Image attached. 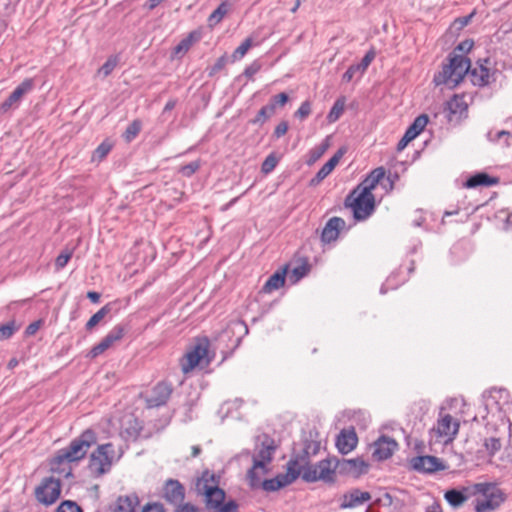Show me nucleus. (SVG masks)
Returning <instances> with one entry per match:
<instances>
[{"label":"nucleus","instance_id":"48","mask_svg":"<svg viewBox=\"0 0 512 512\" xmlns=\"http://www.w3.org/2000/svg\"><path fill=\"white\" fill-rule=\"evenodd\" d=\"M56 512H82V510L75 502L64 501L57 508Z\"/></svg>","mask_w":512,"mask_h":512},{"label":"nucleus","instance_id":"64","mask_svg":"<svg viewBox=\"0 0 512 512\" xmlns=\"http://www.w3.org/2000/svg\"><path fill=\"white\" fill-rule=\"evenodd\" d=\"M163 0H148L147 7L152 10L157 7Z\"/></svg>","mask_w":512,"mask_h":512},{"label":"nucleus","instance_id":"32","mask_svg":"<svg viewBox=\"0 0 512 512\" xmlns=\"http://www.w3.org/2000/svg\"><path fill=\"white\" fill-rule=\"evenodd\" d=\"M447 109L450 114L461 116L467 110V104L463 97L455 95L447 102Z\"/></svg>","mask_w":512,"mask_h":512},{"label":"nucleus","instance_id":"23","mask_svg":"<svg viewBox=\"0 0 512 512\" xmlns=\"http://www.w3.org/2000/svg\"><path fill=\"white\" fill-rule=\"evenodd\" d=\"M184 488L177 480H168L164 487V498L173 504L184 499Z\"/></svg>","mask_w":512,"mask_h":512},{"label":"nucleus","instance_id":"22","mask_svg":"<svg viewBox=\"0 0 512 512\" xmlns=\"http://www.w3.org/2000/svg\"><path fill=\"white\" fill-rule=\"evenodd\" d=\"M345 226V221L339 217L331 218L325 225L322 231V241L329 243L338 238L339 231Z\"/></svg>","mask_w":512,"mask_h":512},{"label":"nucleus","instance_id":"45","mask_svg":"<svg viewBox=\"0 0 512 512\" xmlns=\"http://www.w3.org/2000/svg\"><path fill=\"white\" fill-rule=\"evenodd\" d=\"M488 138L490 141L498 142L500 139L505 138V146L508 147L510 145L509 140L512 138V135L510 132L506 130L497 131L495 134L492 132L488 133Z\"/></svg>","mask_w":512,"mask_h":512},{"label":"nucleus","instance_id":"56","mask_svg":"<svg viewBox=\"0 0 512 512\" xmlns=\"http://www.w3.org/2000/svg\"><path fill=\"white\" fill-rule=\"evenodd\" d=\"M218 512H238V505L234 501H229L221 506Z\"/></svg>","mask_w":512,"mask_h":512},{"label":"nucleus","instance_id":"55","mask_svg":"<svg viewBox=\"0 0 512 512\" xmlns=\"http://www.w3.org/2000/svg\"><path fill=\"white\" fill-rule=\"evenodd\" d=\"M287 131H288V123L286 121H282L276 126V128L274 130V135H275V137L280 138L283 135H285L287 133Z\"/></svg>","mask_w":512,"mask_h":512},{"label":"nucleus","instance_id":"49","mask_svg":"<svg viewBox=\"0 0 512 512\" xmlns=\"http://www.w3.org/2000/svg\"><path fill=\"white\" fill-rule=\"evenodd\" d=\"M311 113V104L309 101H304L298 110L295 112V117L303 120L308 117Z\"/></svg>","mask_w":512,"mask_h":512},{"label":"nucleus","instance_id":"11","mask_svg":"<svg viewBox=\"0 0 512 512\" xmlns=\"http://www.w3.org/2000/svg\"><path fill=\"white\" fill-rule=\"evenodd\" d=\"M33 87V79H25L14 89L10 96L1 104V110L3 112H7L12 108L18 107L24 95L31 92Z\"/></svg>","mask_w":512,"mask_h":512},{"label":"nucleus","instance_id":"21","mask_svg":"<svg viewBox=\"0 0 512 512\" xmlns=\"http://www.w3.org/2000/svg\"><path fill=\"white\" fill-rule=\"evenodd\" d=\"M171 387L166 383H159L153 389V395L147 399L148 407H158L167 402L171 395Z\"/></svg>","mask_w":512,"mask_h":512},{"label":"nucleus","instance_id":"25","mask_svg":"<svg viewBox=\"0 0 512 512\" xmlns=\"http://www.w3.org/2000/svg\"><path fill=\"white\" fill-rule=\"evenodd\" d=\"M374 58L375 52L373 50L368 51L359 64L352 65L347 69V71L343 75V80L346 82H350L356 73L362 75L366 71L368 66L371 64V62L374 60Z\"/></svg>","mask_w":512,"mask_h":512},{"label":"nucleus","instance_id":"31","mask_svg":"<svg viewBox=\"0 0 512 512\" xmlns=\"http://www.w3.org/2000/svg\"><path fill=\"white\" fill-rule=\"evenodd\" d=\"M290 485L283 474H278L275 478L262 481L261 487L268 492L277 491L285 486Z\"/></svg>","mask_w":512,"mask_h":512},{"label":"nucleus","instance_id":"42","mask_svg":"<svg viewBox=\"0 0 512 512\" xmlns=\"http://www.w3.org/2000/svg\"><path fill=\"white\" fill-rule=\"evenodd\" d=\"M141 130V122L138 120H134L131 124L128 125L124 137L125 139L130 142L133 140L140 132Z\"/></svg>","mask_w":512,"mask_h":512},{"label":"nucleus","instance_id":"37","mask_svg":"<svg viewBox=\"0 0 512 512\" xmlns=\"http://www.w3.org/2000/svg\"><path fill=\"white\" fill-rule=\"evenodd\" d=\"M273 450L271 446H262L258 453L253 456V462H260L268 466L272 461Z\"/></svg>","mask_w":512,"mask_h":512},{"label":"nucleus","instance_id":"29","mask_svg":"<svg viewBox=\"0 0 512 512\" xmlns=\"http://www.w3.org/2000/svg\"><path fill=\"white\" fill-rule=\"evenodd\" d=\"M50 470L53 473H57L64 477H70L72 475V468L68 460L58 459V453L50 462Z\"/></svg>","mask_w":512,"mask_h":512},{"label":"nucleus","instance_id":"1","mask_svg":"<svg viewBox=\"0 0 512 512\" xmlns=\"http://www.w3.org/2000/svg\"><path fill=\"white\" fill-rule=\"evenodd\" d=\"M385 176V169H374L347 197L346 204L352 208L357 220H364L374 210L373 189Z\"/></svg>","mask_w":512,"mask_h":512},{"label":"nucleus","instance_id":"61","mask_svg":"<svg viewBox=\"0 0 512 512\" xmlns=\"http://www.w3.org/2000/svg\"><path fill=\"white\" fill-rule=\"evenodd\" d=\"M259 69H260V65L257 63H253L252 65H250L249 67L246 68L245 75L251 77L254 74H256L259 71Z\"/></svg>","mask_w":512,"mask_h":512},{"label":"nucleus","instance_id":"41","mask_svg":"<svg viewBox=\"0 0 512 512\" xmlns=\"http://www.w3.org/2000/svg\"><path fill=\"white\" fill-rule=\"evenodd\" d=\"M18 329L19 326L16 325L14 320L0 325V340L9 339Z\"/></svg>","mask_w":512,"mask_h":512},{"label":"nucleus","instance_id":"51","mask_svg":"<svg viewBox=\"0 0 512 512\" xmlns=\"http://www.w3.org/2000/svg\"><path fill=\"white\" fill-rule=\"evenodd\" d=\"M142 512H165V508L161 503H147L143 507Z\"/></svg>","mask_w":512,"mask_h":512},{"label":"nucleus","instance_id":"50","mask_svg":"<svg viewBox=\"0 0 512 512\" xmlns=\"http://www.w3.org/2000/svg\"><path fill=\"white\" fill-rule=\"evenodd\" d=\"M72 257V252H62L57 258H56V261H55V267L57 270H60V269H63L68 261L71 259Z\"/></svg>","mask_w":512,"mask_h":512},{"label":"nucleus","instance_id":"14","mask_svg":"<svg viewBox=\"0 0 512 512\" xmlns=\"http://www.w3.org/2000/svg\"><path fill=\"white\" fill-rule=\"evenodd\" d=\"M411 466L414 470L425 473H432L444 469V465L439 458L428 455L412 458Z\"/></svg>","mask_w":512,"mask_h":512},{"label":"nucleus","instance_id":"12","mask_svg":"<svg viewBox=\"0 0 512 512\" xmlns=\"http://www.w3.org/2000/svg\"><path fill=\"white\" fill-rule=\"evenodd\" d=\"M369 465L360 458L356 459H338L337 470L340 474L349 475L358 478L368 472Z\"/></svg>","mask_w":512,"mask_h":512},{"label":"nucleus","instance_id":"16","mask_svg":"<svg viewBox=\"0 0 512 512\" xmlns=\"http://www.w3.org/2000/svg\"><path fill=\"white\" fill-rule=\"evenodd\" d=\"M397 446V442L394 439L382 436L374 442L372 455L377 460L388 459L392 456Z\"/></svg>","mask_w":512,"mask_h":512},{"label":"nucleus","instance_id":"34","mask_svg":"<svg viewBox=\"0 0 512 512\" xmlns=\"http://www.w3.org/2000/svg\"><path fill=\"white\" fill-rule=\"evenodd\" d=\"M194 42V34L190 33L186 38L181 40L180 43L174 47L172 57H182L184 54L187 53V51L191 48Z\"/></svg>","mask_w":512,"mask_h":512},{"label":"nucleus","instance_id":"54","mask_svg":"<svg viewBox=\"0 0 512 512\" xmlns=\"http://www.w3.org/2000/svg\"><path fill=\"white\" fill-rule=\"evenodd\" d=\"M328 145L327 144H324L322 145L321 147L319 148H316V149H313L311 152H310V163H313L315 162L316 160H318L326 151Z\"/></svg>","mask_w":512,"mask_h":512},{"label":"nucleus","instance_id":"46","mask_svg":"<svg viewBox=\"0 0 512 512\" xmlns=\"http://www.w3.org/2000/svg\"><path fill=\"white\" fill-rule=\"evenodd\" d=\"M252 46V40L250 38L245 39L241 45L234 51L233 58L241 59Z\"/></svg>","mask_w":512,"mask_h":512},{"label":"nucleus","instance_id":"26","mask_svg":"<svg viewBox=\"0 0 512 512\" xmlns=\"http://www.w3.org/2000/svg\"><path fill=\"white\" fill-rule=\"evenodd\" d=\"M140 501L135 493L119 496L115 502L113 512H136Z\"/></svg>","mask_w":512,"mask_h":512},{"label":"nucleus","instance_id":"18","mask_svg":"<svg viewBox=\"0 0 512 512\" xmlns=\"http://www.w3.org/2000/svg\"><path fill=\"white\" fill-rule=\"evenodd\" d=\"M488 62L487 59L479 61L474 68L470 69L469 76L474 85L482 87L490 83L492 73L486 66Z\"/></svg>","mask_w":512,"mask_h":512},{"label":"nucleus","instance_id":"62","mask_svg":"<svg viewBox=\"0 0 512 512\" xmlns=\"http://www.w3.org/2000/svg\"><path fill=\"white\" fill-rule=\"evenodd\" d=\"M87 297L93 302L98 303L100 299V294L95 291H89L87 293Z\"/></svg>","mask_w":512,"mask_h":512},{"label":"nucleus","instance_id":"59","mask_svg":"<svg viewBox=\"0 0 512 512\" xmlns=\"http://www.w3.org/2000/svg\"><path fill=\"white\" fill-rule=\"evenodd\" d=\"M292 273L295 276L296 280H299L306 275L307 268L305 266H298L293 269Z\"/></svg>","mask_w":512,"mask_h":512},{"label":"nucleus","instance_id":"53","mask_svg":"<svg viewBox=\"0 0 512 512\" xmlns=\"http://www.w3.org/2000/svg\"><path fill=\"white\" fill-rule=\"evenodd\" d=\"M288 101V96L286 93H280L278 95H275L273 96L271 99H270V102L269 103H274L275 104V108L277 106H284Z\"/></svg>","mask_w":512,"mask_h":512},{"label":"nucleus","instance_id":"17","mask_svg":"<svg viewBox=\"0 0 512 512\" xmlns=\"http://www.w3.org/2000/svg\"><path fill=\"white\" fill-rule=\"evenodd\" d=\"M371 499V494L359 489H352L345 493L341 498L340 508L349 509L357 507Z\"/></svg>","mask_w":512,"mask_h":512},{"label":"nucleus","instance_id":"19","mask_svg":"<svg viewBox=\"0 0 512 512\" xmlns=\"http://www.w3.org/2000/svg\"><path fill=\"white\" fill-rule=\"evenodd\" d=\"M358 438L354 429H344L336 439V446L342 454H348L357 445Z\"/></svg>","mask_w":512,"mask_h":512},{"label":"nucleus","instance_id":"63","mask_svg":"<svg viewBox=\"0 0 512 512\" xmlns=\"http://www.w3.org/2000/svg\"><path fill=\"white\" fill-rule=\"evenodd\" d=\"M39 329V322H35V323H32L30 324L27 329H26V333L29 334V335H32L34 334L37 330Z\"/></svg>","mask_w":512,"mask_h":512},{"label":"nucleus","instance_id":"3","mask_svg":"<svg viewBox=\"0 0 512 512\" xmlns=\"http://www.w3.org/2000/svg\"><path fill=\"white\" fill-rule=\"evenodd\" d=\"M470 71V60L462 55H455L450 58L448 65H445L441 72L434 76L436 85H446L449 88L456 87Z\"/></svg>","mask_w":512,"mask_h":512},{"label":"nucleus","instance_id":"9","mask_svg":"<svg viewBox=\"0 0 512 512\" xmlns=\"http://www.w3.org/2000/svg\"><path fill=\"white\" fill-rule=\"evenodd\" d=\"M208 348L209 340L207 338L197 339L181 360L183 373L191 372L207 356Z\"/></svg>","mask_w":512,"mask_h":512},{"label":"nucleus","instance_id":"2","mask_svg":"<svg viewBox=\"0 0 512 512\" xmlns=\"http://www.w3.org/2000/svg\"><path fill=\"white\" fill-rule=\"evenodd\" d=\"M457 403V399H451L440 408L438 419L435 426L432 428V433L439 442L450 443L452 442L460 428V419L452 416L447 410L453 404Z\"/></svg>","mask_w":512,"mask_h":512},{"label":"nucleus","instance_id":"39","mask_svg":"<svg viewBox=\"0 0 512 512\" xmlns=\"http://www.w3.org/2000/svg\"><path fill=\"white\" fill-rule=\"evenodd\" d=\"M111 311V308L109 305L103 306L99 311H97L94 315L91 316V318L86 323V329L91 330L94 328L98 323H100L104 317Z\"/></svg>","mask_w":512,"mask_h":512},{"label":"nucleus","instance_id":"8","mask_svg":"<svg viewBox=\"0 0 512 512\" xmlns=\"http://www.w3.org/2000/svg\"><path fill=\"white\" fill-rule=\"evenodd\" d=\"M197 491L205 496L206 506L212 509H220L223 506L225 492L220 489L214 480V475L204 472L196 484Z\"/></svg>","mask_w":512,"mask_h":512},{"label":"nucleus","instance_id":"24","mask_svg":"<svg viewBox=\"0 0 512 512\" xmlns=\"http://www.w3.org/2000/svg\"><path fill=\"white\" fill-rule=\"evenodd\" d=\"M344 152L342 150L337 151L317 172L316 176L311 180V185H318L323 181L336 167L342 158Z\"/></svg>","mask_w":512,"mask_h":512},{"label":"nucleus","instance_id":"28","mask_svg":"<svg viewBox=\"0 0 512 512\" xmlns=\"http://www.w3.org/2000/svg\"><path fill=\"white\" fill-rule=\"evenodd\" d=\"M498 183V179L495 177H491L486 173H477L471 176L465 183L464 187L466 188H475L478 186H493Z\"/></svg>","mask_w":512,"mask_h":512},{"label":"nucleus","instance_id":"5","mask_svg":"<svg viewBox=\"0 0 512 512\" xmlns=\"http://www.w3.org/2000/svg\"><path fill=\"white\" fill-rule=\"evenodd\" d=\"M338 459L336 457L323 459L316 464L307 465L303 471V480L309 483L323 481L332 483L335 480Z\"/></svg>","mask_w":512,"mask_h":512},{"label":"nucleus","instance_id":"6","mask_svg":"<svg viewBox=\"0 0 512 512\" xmlns=\"http://www.w3.org/2000/svg\"><path fill=\"white\" fill-rule=\"evenodd\" d=\"M95 433L88 429L84 431L78 438L74 439L66 448L58 451V459L68 460L70 463L79 461L84 458L91 445L96 443Z\"/></svg>","mask_w":512,"mask_h":512},{"label":"nucleus","instance_id":"57","mask_svg":"<svg viewBox=\"0 0 512 512\" xmlns=\"http://www.w3.org/2000/svg\"><path fill=\"white\" fill-rule=\"evenodd\" d=\"M176 512H199L198 508L190 503L179 505Z\"/></svg>","mask_w":512,"mask_h":512},{"label":"nucleus","instance_id":"60","mask_svg":"<svg viewBox=\"0 0 512 512\" xmlns=\"http://www.w3.org/2000/svg\"><path fill=\"white\" fill-rule=\"evenodd\" d=\"M412 140H414L412 137H409V135L405 132L402 139L398 142L397 148L398 150H403L408 143H410Z\"/></svg>","mask_w":512,"mask_h":512},{"label":"nucleus","instance_id":"13","mask_svg":"<svg viewBox=\"0 0 512 512\" xmlns=\"http://www.w3.org/2000/svg\"><path fill=\"white\" fill-rule=\"evenodd\" d=\"M475 496L474 484L462 487L461 489H451L444 493V498L448 504L454 508H460L471 497Z\"/></svg>","mask_w":512,"mask_h":512},{"label":"nucleus","instance_id":"44","mask_svg":"<svg viewBox=\"0 0 512 512\" xmlns=\"http://www.w3.org/2000/svg\"><path fill=\"white\" fill-rule=\"evenodd\" d=\"M277 163H278V160L274 154L268 155L262 163V166H261L262 173L269 174L270 172H272L275 169Z\"/></svg>","mask_w":512,"mask_h":512},{"label":"nucleus","instance_id":"40","mask_svg":"<svg viewBox=\"0 0 512 512\" xmlns=\"http://www.w3.org/2000/svg\"><path fill=\"white\" fill-rule=\"evenodd\" d=\"M112 143L108 140H105L103 141L94 151L93 153V156H92V160L95 161V160H98V161H101L102 159H104L107 154L110 152V150L112 149Z\"/></svg>","mask_w":512,"mask_h":512},{"label":"nucleus","instance_id":"47","mask_svg":"<svg viewBox=\"0 0 512 512\" xmlns=\"http://www.w3.org/2000/svg\"><path fill=\"white\" fill-rule=\"evenodd\" d=\"M200 168V162L198 160L193 161L187 165H184L180 168L179 172L185 176H192L198 169Z\"/></svg>","mask_w":512,"mask_h":512},{"label":"nucleus","instance_id":"30","mask_svg":"<svg viewBox=\"0 0 512 512\" xmlns=\"http://www.w3.org/2000/svg\"><path fill=\"white\" fill-rule=\"evenodd\" d=\"M285 284V272H276L271 275L264 284L262 291L264 293H271L280 289Z\"/></svg>","mask_w":512,"mask_h":512},{"label":"nucleus","instance_id":"27","mask_svg":"<svg viewBox=\"0 0 512 512\" xmlns=\"http://www.w3.org/2000/svg\"><path fill=\"white\" fill-rule=\"evenodd\" d=\"M268 473V466L260 462H253V466L247 472V480L251 488H257L262 483V478Z\"/></svg>","mask_w":512,"mask_h":512},{"label":"nucleus","instance_id":"38","mask_svg":"<svg viewBox=\"0 0 512 512\" xmlns=\"http://www.w3.org/2000/svg\"><path fill=\"white\" fill-rule=\"evenodd\" d=\"M345 108V100L343 98L337 99L332 106L327 119L329 122H336L343 114Z\"/></svg>","mask_w":512,"mask_h":512},{"label":"nucleus","instance_id":"10","mask_svg":"<svg viewBox=\"0 0 512 512\" xmlns=\"http://www.w3.org/2000/svg\"><path fill=\"white\" fill-rule=\"evenodd\" d=\"M60 493V481L54 477H47L43 479L35 489L36 499L44 505H51L55 503L59 499Z\"/></svg>","mask_w":512,"mask_h":512},{"label":"nucleus","instance_id":"33","mask_svg":"<svg viewBox=\"0 0 512 512\" xmlns=\"http://www.w3.org/2000/svg\"><path fill=\"white\" fill-rule=\"evenodd\" d=\"M427 123H428V117L424 114L419 115L418 117H416L414 122L406 130V133L409 135V137H412L413 139H415L424 130Z\"/></svg>","mask_w":512,"mask_h":512},{"label":"nucleus","instance_id":"43","mask_svg":"<svg viewBox=\"0 0 512 512\" xmlns=\"http://www.w3.org/2000/svg\"><path fill=\"white\" fill-rule=\"evenodd\" d=\"M118 60L116 57H110L98 70V74L107 77L117 66Z\"/></svg>","mask_w":512,"mask_h":512},{"label":"nucleus","instance_id":"35","mask_svg":"<svg viewBox=\"0 0 512 512\" xmlns=\"http://www.w3.org/2000/svg\"><path fill=\"white\" fill-rule=\"evenodd\" d=\"M276 112L275 104L268 103L266 106L262 107L257 116L251 121L252 124H263L266 120L272 117Z\"/></svg>","mask_w":512,"mask_h":512},{"label":"nucleus","instance_id":"36","mask_svg":"<svg viewBox=\"0 0 512 512\" xmlns=\"http://www.w3.org/2000/svg\"><path fill=\"white\" fill-rule=\"evenodd\" d=\"M229 10V6L226 2L221 3L209 16L208 23L209 26L213 27L220 23L224 16L227 14Z\"/></svg>","mask_w":512,"mask_h":512},{"label":"nucleus","instance_id":"7","mask_svg":"<svg viewBox=\"0 0 512 512\" xmlns=\"http://www.w3.org/2000/svg\"><path fill=\"white\" fill-rule=\"evenodd\" d=\"M120 457L121 453H117L111 443L100 445L90 455L89 469L94 475H103L110 470L112 463Z\"/></svg>","mask_w":512,"mask_h":512},{"label":"nucleus","instance_id":"52","mask_svg":"<svg viewBox=\"0 0 512 512\" xmlns=\"http://www.w3.org/2000/svg\"><path fill=\"white\" fill-rule=\"evenodd\" d=\"M485 446H486L487 450H489L491 453H495L496 451H498L500 449L501 443L496 438H489V439H486Z\"/></svg>","mask_w":512,"mask_h":512},{"label":"nucleus","instance_id":"58","mask_svg":"<svg viewBox=\"0 0 512 512\" xmlns=\"http://www.w3.org/2000/svg\"><path fill=\"white\" fill-rule=\"evenodd\" d=\"M473 47V41L472 40H464L462 41L461 43L458 44L457 46V50L459 51H462V52H468L472 49Z\"/></svg>","mask_w":512,"mask_h":512},{"label":"nucleus","instance_id":"4","mask_svg":"<svg viewBox=\"0 0 512 512\" xmlns=\"http://www.w3.org/2000/svg\"><path fill=\"white\" fill-rule=\"evenodd\" d=\"M475 496L482 495L483 500H477L476 512H491L498 509L507 499L505 492L492 483L474 484Z\"/></svg>","mask_w":512,"mask_h":512},{"label":"nucleus","instance_id":"20","mask_svg":"<svg viewBox=\"0 0 512 512\" xmlns=\"http://www.w3.org/2000/svg\"><path fill=\"white\" fill-rule=\"evenodd\" d=\"M307 463L306 458L304 456H297L295 458H291L287 463V471L283 475L291 484L293 483L300 475L303 477V471L306 469Z\"/></svg>","mask_w":512,"mask_h":512},{"label":"nucleus","instance_id":"15","mask_svg":"<svg viewBox=\"0 0 512 512\" xmlns=\"http://www.w3.org/2000/svg\"><path fill=\"white\" fill-rule=\"evenodd\" d=\"M124 330L121 326H115L97 345H95L89 352L91 358H96L107 349H109L115 342L122 339Z\"/></svg>","mask_w":512,"mask_h":512}]
</instances>
